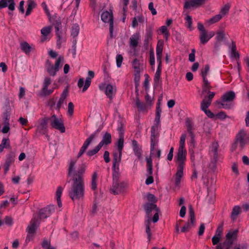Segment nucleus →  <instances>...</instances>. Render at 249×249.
<instances>
[{"mask_svg":"<svg viewBox=\"0 0 249 249\" xmlns=\"http://www.w3.org/2000/svg\"><path fill=\"white\" fill-rule=\"evenodd\" d=\"M76 161L71 160L68 169V177L73 174V183L69 192V196L73 201L83 198L85 194L84 174L87 165L85 162L82 163L75 171Z\"/></svg>","mask_w":249,"mask_h":249,"instance_id":"f257e3e1","label":"nucleus"},{"mask_svg":"<svg viewBox=\"0 0 249 249\" xmlns=\"http://www.w3.org/2000/svg\"><path fill=\"white\" fill-rule=\"evenodd\" d=\"M143 208L144 209L146 216L147 218L144 221L145 232L147 234L148 241H150L152 237V233L150 228L151 222L156 223L159 221V214L160 211V208L157 207L156 204L152 203H144L143 205Z\"/></svg>","mask_w":249,"mask_h":249,"instance_id":"f03ea898","label":"nucleus"},{"mask_svg":"<svg viewBox=\"0 0 249 249\" xmlns=\"http://www.w3.org/2000/svg\"><path fill=\"white\" fill-rule=\"evenodd\" d=\"M187 151L184 148H178L177 156L178 164L177 171L175 174V184L178 186L183 175V169L185 165V161L186 160Z\"/></svg>","mask_w":249,"mask_h":249,"instance_id":"7ed1b4c3","label":"nucleus"},{"mask_svg":"<svg viewBox=\"0 0 249 249\" xmlns=\"http://www.w3.org/2000/svg\"><path fill=\"white\" fill-rule=\"evenodd\" d=\"M163 48V42L162 41L159 40L156 47L157 59L159 63L157 71L155 74L154 78V86L155 89L158 88L160 86L161 82V58Z\"/></svg>","mask_w":249,"mask_h":249,"instance_id":"20e7f679","label":"nucleus"},{"mask_svg":"<svg viewBox=\"0 0 249 249\" xmlns=\"http://www.w3.org/2000/svg\"><path fill=\"white\" fill-rule=\"evenodd\" d=\"M238 230L229 231L226 235L225 240L215 247V249H232L233 242L237 238Z\"/></svg>","mask_w":249,"mask_h":249,"instance_id":"39448f33","label":"nucleus"},{"mask_svg":"<svg viewBox=\"0 0 249 249\" xmlns=\"http://www.w3.org/2000/svg\"><path fill=\"white\" fill-rule=\"evenodd\" d=\"M210 70L208 64L205 65L204 69L201 70V76L203 78L202 93H215V88L210 86V83L206 78L207 75Z\"/></svg>","mask_w":249,"mask_h":249,"instance_id":"423d86ee","label":"nucleus"},{"mask_svg":"<svg viewBox=\"0 0 249 249\" xmlns=\"http://www.w3.org/2000/svg\"><path fill=\"white\" fill-rule=\"evenodd\" d=\"M63 60V56H60L56 60L54 65H52L49 60L46 61L47 71L50 76H54L56 75V72L61 68L62 65H60V63Z\"/></svg>","mask_w":249,"mask_h":249,"instance_id":"0eeeda50","label":"nucleus"},{"mask_svg":"<svg viewBox=\"0 0 249 249\" xmlns=\"http://www.w3.org/2000/svg\"><path fill=\"white\" fill-rule=\"evenodd\" d=\"M119 178L120 177H112L113 183L110 190L115 195L122 192L126 186V184L124 182L119 181Z\"/></svg>","mask_w":249,"mask_h":249,"instance_id":"6e6552de","label":"nucleus"},{"mask_svg":"<svg viewBox=\"0 0 249 249\" xmlns=\"http://www.w3.org/2000/svg\"><path fill=\"white\" fill-rule=\"evenodd\" d=\"M159 125L154 124L151 128L150 136V151L152 152L155 149V146L157 145L159 142L160 133L158 131Z\"/></svg>","mask_w":249,"mask_h":249,"instance_id":"1a4fd4ad","label":"nucleus"},{"mask_svg":"<svg viewBox=\"0 0 249 249\" xmlns=\"http://www.w3.org/2000/svg\"><path fill=\"white\" fill-rule=\"evenodd\" d=\"M94 77V71H89L88 72V76L86 78L85 83L84 79L83 78H81L79 79L77 86L80 89L83 88V92H85L89 88L91 83V79L93 78Z\"/></svg>","mask_w":249,"mask_h":249,"instance_id":"9d476101","label":"nucleus"},{"mask_svg":"<svg viewBox=\"0 0 249 249\" xmlns=\"http://www.w3.org/2000/svg\"><path fill=\"white\" fill-rule=\"evenodd\" d=\"M102 20L105 22L109 23V34L110 37H112L113 30V16L112 12L110 13L106 11L102 13L101 16Z\"/></svg>","mask_w":249,"mask_h":249,"instance_id":"9b49d317","label":"nucleus"},{"mask_svg":"<svg viewBox=\"0 0 249 249\" xmlns=\"http://www.w3.org/2000/svg\"><path fill=\"white\" fill-rule=\"evenodd\" d=\"M235 97V94H223L221 98V101L217 100L215 103L220 105L224 108L230 109L231 108V105L226 103L232 101Z\"/></svg>","mask_w":249,"mask_h":249,"instance_id":"f8f14e48","label":"nucleus"},{"mask_svg":"<svg viewBox=\"0 0 249 249\" xmlns=\"http://www.w3.org/2000/svg\"><path fill=\"white\" fill-rule=\"evenodd\" d=\"M49 120L51 121V125L53 128L59 130L61 133L65 132V127L62 121L59 120L55 115L52 116L49 118Z\"/></svg>","mask_w":249,"mask_h":249,"instance_id":"ddd939ff","label":"nucleus"},{"mask_svg":"<svg viewBox=\"0 0 249 249\" xmlns=\"http://www.w3.org/2000/svg\"><path fill=\"white\" fill-rule=\"evenodd\" d=\"M49 118L45 117L38 120V124L37 126L36 133H39L42 135H46L48 131L47 123Z\"/></svg>","mask_w":249,"mask_h":249,"instance_id":"4468645a","label":"nucleus"},{"mask_svg":"<svg viewBox=\"0 0 249 249\" xmlns=\"http://www.w3.org/2000/svg\"><path fill=\"white\" fill-rule=\"evenodd\" d=\"M238 141L240 142V147L244 148L246 144L249 143V133L247 134L245 131L241 130L237 134Z\"/></svg>","mask_w":249,"mask_h":249,"instance_id":"2eb2a0df","label":"nucleus"},{"mask_svg":"<svg viewBox=\"0 0 249 249\" xmlns=\"http://www.w3.org/2000/svg\"><path fill=\"white\" fill-rule=\"evenodd\" d=\"M50 21L54 26L56 36L61 35L60 30L62 29V24L60 18L57 17V14H55Z\"/></svg>","mask_w":249,"mask_h":249,"instance_id":"dca6fc26","label":"nucleus"},{"mask_svg":"<svg viewBox=\"0 0 249 249\" xmlns=\"http://www.w3.org/2000/svg\"><path fill=\"white\" fill-rule=\"evenodd\" d=\"M99 89L105 93H113L117 91L116 87L115 85L106 83H101L99 85Z\"/></svg>","mask_w":249,"mask_h":249,"instance_id":"f3484780","label":"nucleus"},{"mask_svg":"<svg viewBox=\"0 0 249 249\" xmlns=\"http://www.w3.org/2000/svg\"><path fill=\"white\" fill-rule=\"evenodd\" d=\"M54 211L53 205H48L40 210L39 216L40 219H45L50 216L52 213Z\"/></svg>","mask_w":249,"mask_h":249,"instance_id":"a211bd4d","label":"nucleus"},{"mask_svg":"<svg viewBox=\"0 0 249 249\" xmlns=\"http://www.w3.org/2000/svg\"><path fill=\"white\" fill-rule=\"evenodd\" d=\"M15 154L14 152L10 151L7 155L5 162L4 165V174H6L9 170V167L14 162Z\"/></svg>","mask_w":249,"mask_h":249,"instance_id":"6ab92c4d","label":"nucleus"},{"mask_svg":"<svg viewBox=\"0 0 249 249\" xmlns=\"http://www.w3.org/2000/svg\"><path fill=\"white\" fill-rule=\"evenodd\" d=\"M2 119L3 120H10L11 113V108L10 103L7 98L6 99L4 106L2 107Z\"/></svg>","mask_w":249,"mask_h":249,"instance_id":"aec40b11","label":"nucleus"},{"mask_svg":"<svg viewBox=\"0 0 249 249\" xmlns=\"http://www.w3.org/2000/svg\"><path fill=\"white\" fill-rule=\"evenodd\" d=\"M38 219L36 217H34L30 222V224L28 226L26 231L28 233L35 234L36 230L39 225Z\"/></svg>","mask_w":249,"mask_h":249,"instance_id":"412c9836","label":"nucleus"},{"mask_svg":"<svg viewBox=\"0 0 249 249\" xmlns=\"http://www.w3.org/2000/svg\"><path fill=\"white\" fill-rule=\"evenodd\" d=\"M206 0H189L185 2L184 9H189L191 7H198L204 4Z\"/></svg>","mask_w":249,"mask_h":249,"instance_id":"4be33fe9","label":"nucleus"},{"mask_svg":"<svg viewBox=\"0 0 249 249\" xmlns=\"http://www.w3.org/2000/svg\"><path fill=\"white\" fill-rule=\"evenodd\" d=\"M153 28L152 26H149L146 29V33L144 36V47L147 49L148 48L149 41L151 40L153 36Z\"/></svg>","mask_w":249,"mask_h":249,"instance_id":"5701e85b","label":"nucleus"},{"mask_svg":"<svg viewBox=\"0 0 249 249\" xmlns=\"http://www.w3.org/2000/svg\"><path fill=\"white\" fill-rule=\"evenodd\" d=\"M215 94H209L208 96H205L201 103V109L204 110L205 108H208L211 105L213 99V98Z\"/></svg>","mask_w":249,"mask_h":249,"instance_id":"b1692460","label":"nucleus"},{"mask_svg":"<svg viewBox=\"0 0 249 249\" xmlns=\"http://www.w3.org/2000/svg\"><path fill=\"white\" fill-rule=\"evenodd\" d=\"M219 147V144L217 142H214L212 143L211 146L210 147V152L212 154L213 157V161L214 163H216L218 160V148Z\"/></svg>","mask_w":249,"mask_h":249,"instance_id":"393cba45","label":"nucleus"},{"mask_svg":"<svg viewBox=\"0 0 249 249\" xmlns=\"http://www.w3.org/2000/svg\"><path fill=\"white\" fill-rule=\"evenodd\" d=\"M8 6L9 10L14 11L15 9V3L14 0H0V9Z\"/></svg>","mask_w":249,"mask_h":249,"instance_id":"a878e982","label":"nucleus"},{"mask_svg":"<svg viewBox=\"0 0 249 249\" xmlns=\"http://www.w3.org/2000/svg\"><path fill=\"white\" fill-rule=\"evenodd\" d=\"M162 96H161L159 97L158 103L156 105V114H155V125H160V114L161 113V108L160 107V99L162 98Z\"/></svg>","mask_w":249,"mask_h":249,"instance_id":"bb28decb","label":"nucleus"},{"mask_svg":"<svg viewBox=\"0 0 249 249\" xmlns=\"http://www.w3.org/2000/svg\"><path fill=\"white\" fill-rule=\"evenodd\" d=\"M112 142L111 135L110 133L106 132L103 136L102 141L98 143L102 147L104 145H107Z\"/></svg>","mask_w":249,"mask_h":249,"instance_id":"cd10ccee","label":"nucleus"},{"mask_svg":"<svg viewBox=\"0 0 249 249\" xmlns=\"http://www.w3.org/2000/svg\"><path fill=\"white\" fill-rule=\"evenodd\" d=\"M132 144L135 155L137 157L138 159H140L142 157V152L141 148L140 147L136 140H133L132 141Z\"/></svg>","mask_w":249,"mask_h":249,"instance_id":"c85d7f7f","label":"nucleus"},{"mask_svg":"<svg viewBox=\"0 0 249 249\" xmlns=\"http://www.w3.org/2000/svg\"><path fill=\"white\" fill-rule=\"evenodd\" d=\"M136 105L139 112L147 111L149 108L146 104L141 102L138 95L136 97Z\"/></svg>","mask_w":249,"mask_h":249,"instance_id":"c756f323","label":"nucleus"},{"mask_svg":"<svg viewBox=\"0 0 249 249\" xmlns=\"http://www.w3.org/2000/svg\"><path fill=\"white\" fill-rule=\"evenodd\" d=\"M51 83V80L50 78L46 77L44 79V82L43 83V87L42 89L41 93H52L53 90L50 89H48V86Z\"/></svg>","mask_w":249,"mask_h":249,"instance_id":"7c9ffc66","label":"nucleus"},{"mask_svg":"<svg viewBox=\"0 0 249 249\" xmlns=\"http://www.w3.org/2000/svg\"><path fill=\"white\" fill-rule=\"evenodd\" d=\"M129 39L130 46L135 49L138 44V41L140 39V34L139 33H135L130 37Z\"/></svg>","mask_w":249,"mask_h":249,"instance_id":"2f4dec72","label":"nucleus"},{"mask_svg":"<svg viewBox=\"0 0 249 249\" xmlns=\"http://www.w3.org/2000/svg\"><path fill=\"white\" fill-rule=\"evenodd\" d=\"M36 6V3L34 0H28L27 1V9L26 11L25 16H28L31 14L33 9Z\"/></svg>","mask_w":249,"mask_h":249,"instance_id":"473e14b6","label":"nucleus"},{"mask_svg":"<svg viewBox=\"0 0 249 249\" xmlns=\"http://www.w3.org/2000/svg\"><path fill=\"white\" fill-rule=\"evenodd\" d=\"M100 131L99 129H98L97 131H96L94 133L91 134L89 138H88L84 142V144L83 145V146L84 147V148H86V149L88 148L89 145L90 144V143L92 142L93 140L94 139V138L97 135L98 133Z\"/></svg>","mask_w":249,"mask_h":249,"instance_id":"72a5a7b5","label":"nucleus"},{"mask_svg":"<svg viewBox=\"0 0 249 249\" xmlns=\"http://www.w3.org/2000/svg\"><path fill=\"white\" fill-rule=\"evenodd\" d=\"M241 213V208L239 206H235L232 210L231 217L233 221L236 220L237 216Z\"/></svg>","mask_w":249,"mask_h":249,"instance_id":"f704fd0d","label":"nucleus"},{"mask_svg":"<svg viewBox=\"0 0 249 249\" xmlns=\"http://www.w3.org/2000/svg\"><path fill=\"white\" fill-rule=\"evenodd\" d=\"M21 49L26 54H29L32 51L34 50V48L32 47L27 42H24L20 44Z\"/></svg>","mask_w":249,"mask_h":249,"instance_id":"c9c22d12","label":"nucleus"},{"mask_svg":"<svg viewBox=\"0 0 249 249\" xmlns=\"http://www.w3.org/2000/svg\"><path fill=\"white\" fill-rule=\"evenodd\" d=\"M124 135L122 134V133L120 134L119 135V139L117 142V149L119 153L122 152L123 148H124Z\"/></svg>","mask_w":249,"mask_h":249,"instance_id":"e433bc0d","label":"nucleus"},{"mask_svg":"<svg viewBox=\"0 0 249 249\" xmlns=\"http://www.w3.org/2000/svg\"><path fill=\"white\" fill-rule=\"evenodd\" d=\"M199 39L200 43L204 45L207 43L210 40L208 36V32L206 31L202 33H200L199 34Z\"/></svg>","mask_w":249,"mask_h":249,"instance_id":"4c0bfd02","label":"nucleus"},{"mask_svg":"<svg viewBox=\"0 0 249 249\" xmlns=\"http://www.w3.org/2000/svg\"><path fill=\"white\" fill-rule=\"evenodd\" d=\"M67 94H61L60 97L59 98L56 106L55 107V108L57 111H59L61 108L62 105L65 102L66 103V99L67 98Z\"/></svg>","mask_w":249,"mask_h":249,"instance_id":"58836bf2","label":"nucleus"},{"mask_svg":"<svg viewBox=\"0 0 249 249\" xmlns=\"http://www.w3.org/2000/svg\"><path fill=\"white\" fill-rule=\"evenodd\" d=\"M119 162H113L112 177H120L119 173Z\"/></svg>","mask_w":249,"mask_h":249,"instance_id":"ea45409f","label":"nucleus"},{"mask_svg":"<svg viewBox=\"0 0 249 249\" xmlns=\"http://www.w3.org/2000/svg\"><path fill=\"white\" fill-rule=\"evenodd\" d=\"M147 175H152L153 174L152 160L151 158H146Z\"/></svg>","mask_w":249,"mask_h":249,"instance_id":"a19ab883","label":"nucleus"},{"mask_svg":"<svg viewBox=\"0 0 249 249\" xmlns=\"http://www.w3.org/2000/svg\"><path fill=\"white\" fill-rule=\"evenodd\" d=\"M80 31V27L78 24H73L71 29V36L73 38L78 36Z\"/></svg>","mask_w":249,"mask_h":249,"instance_id":"79ce46f5","label":"nucleus"},{"mask_svg":"<svg viewBox=\"0 0 249 249\" xmlns=\"http://www.w3.org/2000/svg\"><path fill=\"white\" fill-rule=\"evenodd\" d=\"M63 191V188L61 186H59L56 192V200L58 207L60 208L62 206V203L61 201V196Z\"/></svg>","mask_w":249,"mask_h":249,"instance_id":"37998d69","label":"nucleus"},{"mask_svg":"<svg viewBox=\"0 0 249 249\" xmlns=\"http://www.w3.org/2000/svg\"><path fill=\"white\" fill-rule=\"evenodd\" d=\"M41 246L43 249H56L55 247L51 245L50 241H49L47 238L43 239Z\"/></svg>","mask_w":249,"mask_h":249,"instance_id":"c03bdc74","label":"nucleus"},{"mask_svg":"<svg viewBox=\"0 0 249 249\" xmlns=\"http://www.w3.org/2000/svg\"><path fill=\"white\" fill-rule=\"evenodd\" d=\"M132 66L135 70V72H137L138 75V79L140 77V68L139 60L137 58H135L132 62Z\"/></svg>","mask_w":249,"mask_h":249,"instance_id":"a18cd8bd","label":"nucleus"},{"mask_svg":"<svg viewBox=\"0 0 249 249\" xmlns=\"http://www.w3.org/2000/svg\"><path fill=\"white\" fill-rule=\"evenodd\" d=\"M97 173L94 172L92 175L91 188L95 191L97 189Z\"/></svg>","mask_w":249,"mask_h":249,"instance_id":"49530a36","label":"nucleus"},{"mask_svg":"<svg viewBox=\"0 0 249 249\" xmlns=\"http://www.w3.org/2000/svg\"><path fill=\"white\" fill-rule=\"evenodd\" d=\"M145 104L148 106L149 108L153 106L154 101V96H150L149 94H146L144 97Z\"/></svg>","mask_w":249,"mask_h":249,"instance_id":"de8ad7c7","label":"nucleus"},{"mask_svg":"<svg viewBox=\"0 0 249 249\" xmlns=\"http://www.w3.org/2000/svg\"><path fill=\"white\" fill-rule=\"evenodd\" d=\"M147 199L148 201V202H146V203H152L153 204H156L155 203L158 201L157 198L155 196L150 193L147 194Z\"/></svg>","mask_w":249,"mask_h":249,"instance_id":"09e8293b","label":"nucleus"},{"mask_svg":"<svg viewBox=\"0 0 249 249\" xmlns=\"http://www.w3.org/2000/svg\"><path fill=\"white\" fill-rule=\"evenodd\" d=\"M102 147L99 144L93 149L89 150L87 154L88 156L91 157L97 153L101 149Z\"/></svg>","mask_w":249,"mask_h":249,"instance_id":"8fccbe9b","label":"nucleus"},{"mask_svg":"<svg viewBox=\"0 0 249 249\" xmlns=\"http://www.w3.org/2000/svg\"><path fill=\"white\" fill-rule=\"evenodd\" d=\"M189 213L190 217V222L193 225L195 221V214L194 209L191 205L189 206Z\"/></svg>","mask_w":249,"mask_h":249,"instance_id":"3c124183","label":"nucleus"},{"mask_svg":"<svg viewBox=\"0 0 249 249\" xmlns=\"http://www.w3.org/2000/svg\"><path fill=\"white\" fill-rule=\"evenodd\" d=\"M186 124L187 126V131L188 132L189 135L194 134L193 131V124L191 120H189V118H187L186 120Z\"/></svg>","mask_w":249,"mask_h":249,"instance_id":"603ef678","label":"nucleus"},{"mask_svg":"<svg viewBox=\"0 0 249 249\" xmlns=\"http://www.w3.org/2000/svg\"><path fill=\"white\" fill-rule=\"evenodd\" d=\"M1 145L4 146L5 148L11 149L10 145V141L9 138H4L2 140Z\"/></svg>","mask_w":249,"mask_h":249,"instance_id":"864d4df0","label":"nucleus"},{"mask_svg":"<svg viewBox=\"0 0 249 249\" xmlns=\"http://www.w3.org/2000/svg\"><path fill=\"white\" fill-rule=\"evenodd\" d=\"M222 18V16L221 14H218L216 15L208 20V22L210 23L211 24H213L214 23H216L218 21H219Z\"/></svg>","mask_w":249,"mask_h":249,"instance_id":"5fc2aeb1","label":"nucleus"},{"mask_svg":"<svg viewBox=\"0 0 249 249\" xmlns=\"http://www.w3.org/2000/svg\"><path fill=\"white\" fill-rule=\"evenodd\" d=\"M122 152H114L113 154V162H120L121 161Z\"/></svg>","mask_w":249,"mask_h":249,"instance_id":"6e6d98bb","label":"nucleus"},{"mask_svg":"<svg viewBox=\"0 0 249 249\" xmlns=\"http://www.w3.org/2000/svg\"><path fill=\"white\" fill-rule=\"evenodd\" d=\"M4 126L2 129V132L3 133H7L10 130V124L9 120H3Z\"/></svg>","mask_w":249,"mask_h":249,"instance_id":"4d7b16f0","label":"nucleus"},{"mask_svg":"<svg viewBox=\"0 0 249 249\" xmlns=\"http://www.w3.org/2000/svg\"><path fill=\"white\" fill-rule=\"evenodd\" d=\"M52 27V26H49L43 28L41 30V34L44 36H47L51 33Z\"/></svg>","mask_w":249,"mask_h":249,"instance_id":"13d9d810","label":"nucleus"},{"mask_svg":"<svg viewBox=\"0 0 249 249\" xmlns=\"http://www.w3.org/2000/svg\"><path fill=\"white\" fill-rule=\"evenodd\" d=\"M160 30L161 33L164 35L165 38L167 39L170 36V34L167 27L165 26H162L160 28Z\"/></svg>","mask_w":249,"mask_h":249,"instance_id":"bf43d9fd","label":"nucleus"},{"mask_svg":"<svg viewBox=\"0 0 249 249\" xmlns=\"http://www.w3.org/2000/svg\"><path fill=\"white\" fill-rule=\"evenodd\" d=\"M225 38V34L224 31H219L216 33V39L217 41H221Z\"/></svg>","mask_w":249,"mask_h":249,"instance_id":"052dcab7","label":"nucleus"},{"mask_svg":"<svg viewBox=\"0 0 249 249\" xmlns=\"http://www.w3.org/2000/svg\"><path fill=\"white\" fill-rule=\"evenodd\" d=\"M57 99L56 97H53L48 101V105L50 107L51 109H53V107L55 108Z\"/></svg>","mask_w":249,"mask_h":249,"instance_id":"680f3d73","label":"nucleus"},{"mask_svg":"<svg viewBox=\"0 0 249 249\" xmlns=\"http://www.w3.org/2000/svg\"><path fill=\"white\" fill-rule=\"evenodd\" d=\"M185 20L187 27L191 30L192 29V19L191 16L187 15Z\"/></svg>","mask_w":249,"mask_h":249,"instance_id":"e2e57ef3","label":"nucleus"},{"mask_svg":"<svg viewBox=\"0 0 249 249\" xmlns=\"http://www.w3.org/2000/svg\"><path fill=\"white\" fill-rule=\"evenodd\" d=\"M230 5L228 4H226L221 9L219 14H221L222 15V16L223 17V16L227 14L228 13V12L230 10Z\"/></svg>","mask_w":249,"mask_h":249,"instance_id":"0e129e2a","label":"nucleus"},{"mask_svg":"<svg viewBox=\"0 0 249 249\" xmlns=\"http://www.w3.org/2000/svg\"><path fill=\"white\" fill-rule=\"evenodd\" d=\"M149 63L152 66L155 65V56L152 50H150L149 52Z\"/></svg>","mask_w":249,"mask_h":249,"instance_id":"69168bd1","label":"nucleus"},{"mask_svg":"<svg viewBox=\"0 0 249 249\" xmlns=\"http://www.w3.org/2000/svg\"><path fill=\"white\" fill-rule=\"evenodd\" d=\"M73 112H74V105L72 102H70L68 104V113L70 116H71L73 114Z\"/></svg>","mask_w":249,"mask_h":249,"instance_id":"338daca9","label":"nucleus"},{"mask_svg":"<svg viewBox=\"0 0 249 249\" xmlns=\"http://www.w3.org/2000/svg\"><path fill=\"white\" fill-rule=\"evenodd\" d=\"M186 137V135L185 134H183L181 136L179 141V146L178 148H184Z\"/></svg>","mask_w":249,"mask_h":249,"instance_id":"774afa93","label":"nucleus"}]
</instances>
